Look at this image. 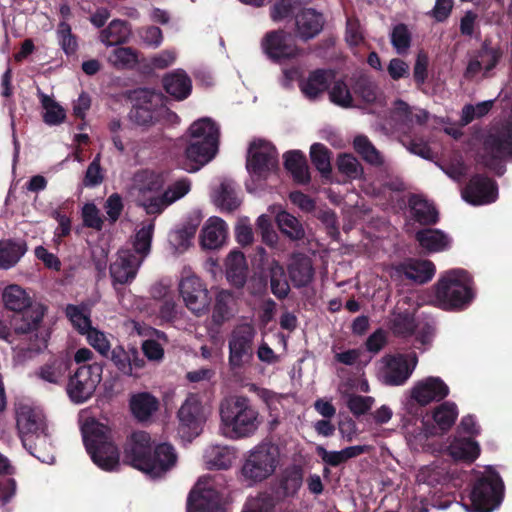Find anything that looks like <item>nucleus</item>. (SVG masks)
Wrapping results in <instances>:
<instances>
[{"mask_svg":"<svg viewBox=\"0 0 512 512\" xmlns=\"http://www.w3.org/2000/svg\"><path fill=\"white\" fill-rule=\"evenodd\" d=\"M126 459L134 468L151 478L164 475L177 462V454L172 445L162 443L151 454V437L145 431L132 434L125 450Z\"/></svg>","mask_w":512,"mask_h":512,"instance_id":"f257e3e1","label":"nucleus"},{"mask_svg":"<svg viewBox=\"0 0 512 512\" xmlns=\"http://www.w3.org/2000/svg\"><path fill=\"white\" fill-rule=\"evenodd\" d=\"M219 429L232 440L248 438L258 430L261 420L252 401L243 395H229L219 404Z\"/></svg>","mask_w":512,"mask_h":512,"instance_id":"f03ea898","label":"nucleus"},{"mask_svg":"<svg viewBox=\"0 0 512 512\" xmlns=\"http://www.w3.org/2000/svg\"><path fill=\"white\" fill-rule=\"evenodd\" d=\"M188 136L183 168L188 172H196L215 157L219 129L210 118H201L191 124Z\"/></svg>","mask_w":512,"mask_h":512,"instance_id":"7ed1b4c3","label":"nucleus"},{"mask_svg":"<svg viewBox=\"0 0 512 512\" xmlns=\"http://www.w3.org/2000/svg\"><path fill=\"white\" fill-rule=\"evenodd\" d=\"M81 430L93 462L103 470H115L119 465V452L110 429L94 418H88L83 422Z\"/></svg>","mask_w":512,"mask_h":512,"instance_id":"20e7f679","label":"nucleus"},{"mask_svg":"<svg viewBox=\"0 0 512 512\" xmlns=\"http://www.w3.org/2000/svg\"><path fill=\"white\" fill-rule=\"evenodd\" d=\"M16 417L17 428L24 447L42 462L53 463L52 455L42 454V448L49 444L47 426L42 411L29 405H19Z\"/></svg>","mask_w":512,"mask_h":512,"instance_id":"39448f33","label":"nucleus"},{"mask_svg":"<svg viewBox=\"0 0 512 512\" xmlns=\"http://www.w3.org/2000/svg\"><path fill=\"white\" fill-rule=\"evenodd\" d=\"M473 297L468 274L453 269L441 275L435 286V299L439 307L450 310L464 307Z\"/></svg>","mask_w":512,"mask_h":512,"instance_id":"423d86ee","label":"nucleus"},{"mask_svg":"<svg viewBox=\"0 0 512 512\" xmlns=\"http://www.w3.org/2000/svg\"><path fill=\"white\" fill-rule=\"evenodd\" d=\"M164 184L165 178L162 173L142 169L133 174L128 193L136 205L143 208L148 215H156Z\"/></svg>","mask_w":512,"mask_h":512,"instance_id":"0eeeda50","label":"nucleus"},{"mask_svg":"<svg viewBox=\"0 0 512 512\" xmlns=\"http://www.w3.org/2000/svg\"><path fill=\"white\" fill-rule=\"evenodd\" d=\"M280 463V450L271 443H261L247 455L242 476L249 483H257L272 476Z\"/></svg>","mask_w":512,"mask_h":512,"instance_id":"6e6552de","label":"nucleus"},{"mask_svg":"<svg viewBox=\"0 0 512 512\" xmlns=\"http://www.w3.org/2000/svg\"><path fill=\"white\" fill-rule=\"evenodd\" d=\"M503 483L494 471H488L474 485L469 499V512H491L501 502Z\"/></svg>","mask_w":512,"mask_h":512,"instance_id":"1a4fd4ad","label":"nucleus"},{"mask_svg":"<svg viewBox=\"0 0 512 512\" xmlns=\"http://www.w3.org/2000/svg\"><path fill=\"white\" fill-rule=\"evenodd\" d=\"M211 413L210 407L197 394H190L178 411L179 433L191 440L198 436Z\"/></svg>","mask_w":512,"mask_h":512,"instance_id":"9d476101","label":"nucleus"},{"mask_svg":"<svg viewBox=\"0 0 512 512\" xmlns=\"http://www.w3.org/2000/svg\"><path fill=\"white\" fill-rule=\"evenodd\" d=\"M255 328L250 324L236 326L228 338V363L231 369H240L248 365L254 355Z\"/></svg>","mask_w":512,"mask_h":512,"instance_id":"9b49d317","label":"nucleus"},{"mask_svg":"<svg viewBox=\"0 0 512 512\" xmlns=\"http://www.w3.org/2000/svg\"><path fill=\"white\" fill-rule=\"evenodd\" d=\"M247 170L252 178L264 180L278 168V153L267 141L255 140L248 150Z\"/></svg>","mask_w":512,"mask_h":512,"instance_id":"f8f14e48","label":"nucleus"},{"mask_svg":"<svg viewBox=\"0 0 512 512\" xmlns=\"http://www.w3.org/2000/svg\"><path fill=\"white\" fill-rule=\"evenodd\" d=\"M179 291L186 307L192 313L197 316L208 313L211 304L209 291L202 280L190 270L184 269Z\"/></svg>","mask_w":512,"mask_h":512,"instance_id":"ddd939ff","label":"nucleus"},{"mask_svg":"<svg viewBox=\"0 0 512 512\" xmlns=\"http://www.w3.org/2000/svg\"><path fill=\"white\" fill-rule=\"evenodd\" d=\"M417 362L414 353L386 355L379 361L378 377L386 385H402L411 376Z\"/></svg>","mask_w":512,"mask_h":512,"instance_id":"4468645a","label":"nucleus"},{"mask_svg":"<svg viewBox=\"0 0 512 512\" xmlns=\"http://www.w3.org/2000/svg\"><path fill=\"white\" fill-rule=\"evenodd\" d=\"M187 512H225L215 480L200 477L188 498Z\"/></svg>","mask_w":512,"mask_h":512,"instance_id":"2eb2a0df","label":"nucleus"},{"mask_svg":"<svg viewBox=\"0 0 512 512\" xmlns=\"http://www.w3.org/2000/svg\"><path fill=\"white\" fill-rule=\"evenodd\" d=\"M103 366L92 363L80 366L68 383V394L72 401L82 403L88 400L101 382Z\"/></svg>","mask_w":512,"mask_h":512,"instance_id":"dca6fc26","label":"nucleus"},{"mask_svg":"<svg viewBox=\"0 0 512 512\" xmlns=\"http://www.w3.org/2000/svg\"><path fill=\"white\" fill-rule=\"evenodd\" d=\"M142 263V259L137 258L130 250H119L109 266L112 285L117 289L118 285L131 284L136 278Z\"/></svg>","mask_w":512,"mask_h":512,"instance_id":"f3484780","label":"nucleus"},{"mask_svg":"<svg viewBox=\"0 0 512 512\" xmlns=\"http://www.w3.org/2000/svg\"><path fill=\"white\" fill-rule=\"evenodd\" d=\"M137 104L130 113L131 119L141 126H150L158 122L156 110L162 101V94L148 89L137 92Z\"/></svg>","mask_w":512,"mask_h":512,"instance_id":"a211bd4d","label":"nucleus"},{"mask_svg":"<svg viewBox=\"0 0 512 512\" xmlns=\"http://www.w3.org/2000/svg\"><path fill=\"white\" fill-rule=\"evenodd\" d=\"M264 52L276 61L294 58L299 54L293 38L284 32H270L262 42Z\"/></svg>","mask_w":512,"mask_h":512,"instance_id":"6ab92c4d","label":"nucleus"},{"mask_svg":"<svg viewBox=\"0 0 512 512\" xmlns=\"http://www.w3.org/2000/svg\"><path fill=\"white\" fill-rule=\"evenodd\" d=\"M449 394V387L439 377H427L414 384L411 398L424 406L433 401H441Z\"/></svg>","mask_w":512,"mask_h":512,"instance_id":"aec40b11","label":"nucleus"},{"mask_svg":"<svg viewBox=\"0 0 512 512\" xmlns=\"http://www.w3.org/2000/svg\"><path fill=\"white\" fill-rule=\"evenodd\" d=\"M462 196L465 201L473 205L488 204L496 200L497 188L491 179L476 176L470 180Z\"/></svg>","mask_w":512,"mask_h":512,"instance_id":"412c9836","label":"nucleus"},{"mask_svg":"<svg viewBox=\"0 0 512 512\" xmlns=\"http://www.w3.org/2000/svg\"><path fill=\"white\" fill-rule=\"evenodd\" d=\"M227 237V225L224 220L219 217H210L204 224L200 243L204 249H217L221 247Z\"/></svg>","mask_w":512,"mask_h":512,"instance_id":"4be33fe9","label":"nucleus"},{"mask_svg":"<svg viewBox=\"0 0 512 512\" xmlns=\"http://www.w3.org/2000/svg\"><path fill=\"white\" fill-rule=\"evenodd\" d=\"M131 35L132 30L128 22L114 19L99 32L98 39L106 47H111L129 42Z\"/></svg>","mask_w":512,"mask_h":512,"instance_id":"5701e85b","label":"nucleus"},{"mask_svg":"<svg viewBox=\"0 0 512 512\" xmlns=\"http://www.w3.org/2000/svg\"><path fill=\"white\" fill-rule=\"evenodd\" d=\"M1 300L6 310L21 313L32 304L29 293L18 284H9L1 292Z\"/></svg>","mask_w":512,"mask_h":512,"instance_id":"b1692460","label":"nucleus"},{"mask_svg":"<svg viewBox=\"0 0 512 512\" xmlns=\"http://www.w3.org/2000/svg\"><path fill=\"white\" fill-rule=\"evenodd\" d=\"M165 91L177 100L186 99L192 89V82L184 70L177 69L163 77Z\"/></svg>","mask_w":512,"mask_h":512,"instance_id":"393cba45","label":"nucleus"},{"mask_svg":"<svg viewBox=\"0 0 512 512\" xmlns=\"http://www.w3.org/2000/svg\"><path fill=\"white\" fill-rule=\"evenodd\" d=\"M27 245L24 240H1L0 241V269L8 270L14 267L25 255Z\"/></svg>","mask_w":512,"mask_h":512,"instance_id":"a878e982","label":"nucleus"},{"mask_svg":"<svg viewBox=\"0 0 512 512\" xmlns=\"http://www.w3.org/2000/svg\"><path fill=\"white\" fill-rule=\"evenodd\" d=\"M296 27L299 37L308 40L322 30L323 17L313 9L303 10L296 17Z\"/></svg>","mask_w":512,"mask_h":512,"instance_id":"bb28decb","label":"nucleus"},{"mask_svg":"<svg viewBox=\"0 0 512 512\" xmlns=\"http://www.w3.org/2000/svg\"><path fill=\"white\" fill-rule=\"evenodd\" d=\"M416 240L420 247L428 253L441 252L449 248L451 240L441 230L423 229L416 233Z\"/></svg>","mask_w":512,"mask_h":512,"instance_id":"cd10ccee","label":"nucleus"},{"mask_svg":"<svg viewBox=\"0 0 512 512\" xmlns=\"http://www.w3.org/2000/svg\"><path fill=\"white\" fill-rule=\"evenodd\" d=\"M404 275L419 284L430 281L435 274V265L429 260L410 259L401 265Z\"/></svg>","mask_w":512,"mask_h":512,"instance_id":"c85d7f7f","label":"nucleus"},{"mask_svg":"<svg viewBox=\"0 0 512 512\" xmlns=\"http://www.w3.org/2000/svg\"><path fill=\"white\" fill-rule=\"evenodd\" d=\"M204 459L209 469H228L236 459V452L228 446L212 445L205 450Z\"/></svg>","mask_w":512,"mask_h":512,"instance_id":"c756f323","label":"nucleus"},{"mask_svg":"<svg viewBox=\"0 0 512 512\" xmlns=\"http://www.w3.org/2000/svg\"><path fill=\"white\" fill-rule=\"evenodd\" d=\"M191 190V181L187 178L179 179L170 184L165 190L161 192L159 198V207L157 208L156 215H160L164 210L187 195Z\"/></svg>","mask_w":512,"mask_h":512,"instance_id":"7c9ffc66","label":"nucleus"},{"mask_svg":"<svg viewBox=\"0 0 512 512\" xmlns=\"http://www.w3.org/2000/svg\"><path fill=\"white\" fill-rule=\"evenodd\" d=\"M225 266L228 281L234 286H243L247 269L244 254L240 251H231L226 258Z\"/></svg>","mask_w":512,"mask_h":512,"instance_id":"2f4dec72","label":"nucleus"},{"mask_svg":"<svg viewBox=\"0 0 512 512\" xmlns=\"http://www.w3.org/2000/svg\"><path fill=\"white\" fill-rule=\"evenodd\" d=\"M212 199L217 207L225 211H233L240 205V199L232 181L225 180L221 182L218 188L214 190Z\"/></svg>","mask_w":512,"mask_h":512,"instance_id":"473e14b6","label":"nucleus"},{"mask_svg":"<svg viewBox=\"0 0 512 512\" xmlns=\"http://www.w3.org/2000/svg\"><path fill=\"white\" fill-rule=\"evenodd\" d=\"M412 216L423 225L434 224L438 220L435 208L421 196H412L409 200Z\"/></svg>","mask_w":512,"mask_h":512,"instance_id":"72a5a7b5","label":"nucleus"},{"mask_svg":"<svg viewBox=\"0 0 512 512\" xmlns=\"http://www.w3.org/2000/svg\"><path fill=\"white\" fill-rule=\"evenodd\" d=\"M154 227L153 221L142 222L133 240L134 254L137 258H141L143 262L150 253Z\"/></svg>","mask_w":512,"mask_h":512,"instance_id":"f704fd0d","label":"nucleus"},{"mask_svg":"<svg viewBox=\"0 0 512 512\" xmlns=\"http://www.w3.org/2000/svg\"><path fill=\"white\" fill-rule=\"evenodd\" d=\"M280 231L291 240L304 238L305 231L299 220L285 210H279L275 216Z\"/></svg>","mask_w":512,"mask_h":512,"instance_id":"c9c22d12","label":"nucleus"},{"mask_svg":"<svg viewBox=\"0 0 512 512\" xmlns=\"http://www.w3.org/2000/svg\"><path fill=\"white\" fill-rule=\"evenodd\" d=\"M130 406L134 416L144 421L157 410L158 401L149 393H140L131 398Z\"/></svg>","mask_w":512,"mask_h":512,"instance_id":"e433bc0d","label":"nucleus"},{"mask_svg":"<svg viewBox=\"0 0 512 512\" xmlns=\"http://www.w3.org/2000/svg\"><path fill=\"white\" fill-rule=\"evenodd\" d=\"M448 451L449 455L455 460L472 462L478 457L480 448L477 442L470 439H455L449 446Z\"/></svg>","mask_w":512,"mask_h":512,"instance_id":"4c0bfd02","label":"nucleus"},{"mask_svg":"<svg viewBox=\"0 0 512 512\" xmlns=\"http://www.w3.org/2000/svg\"><path fill=\"white\" fill-rule=\"evenodd\" d=\"M330 78L327 71H315L302 83L301 90L307 98L314 100L327 89Z\"/></svg>","mask_w":512,"mask_h":512,"instance_id":"58836bf2","label":"nucleus"},{"mask_svg":"<svg viewBox=\"0 0 512 512\" xmlns=\"http://www.w3.org/2000/svg\"><path fill=\"white\" fill-rule=\"evenodd\" d=\"M47 347V337L45 334H35V339L28 345H18L14 348L13 360L17 364H23L34 358Z\"/></svg>","mask_w":512,"mask_h":512,"instance_id":"ea45409f","label":"nucleus"},{"mask_svg":"<svg viewBox=\"0 0 512 512\" xmlns=\"http://www.w3.org/2000/svg\"><path fill=\"white\" fill-rule=\"evenodd\" d=\"M394 114L397 119L409 126L422 125L428 118V113L419 108H411L407 103L398 100L394 103Z\"/></svg>","mask_w":512,"mask_h":512,"instance_id":"a19ab883","label":"nucleus"},{"mask_svg":"<svg viewBox=\"0 0 512 512\" xmlns=\"http://www.w3.org/2000/svg\"><path fill=\"white\" fill-rule=\"evenodd\" d=\"M394 114L397 119L409 126L422 125L428 118V113L419 108H411L407 103L398 100L394 103Z\"/></svg>","mask_w":512,"mask_h":512,"instance_id":"79ce46f5","label":"nucleus"},{"mask_svg":"<svg viewBox=\"0 0 512 512\" xmlns=\"http://www.w3.org/2000/svg\"><path fill=\"white\" fill-rule=\"evenodd\" d=\"M38 97L44 110V122L50 126L61 124L66 117L64 108L53 98L41 91H38Z\"/></svg>","mask_w":512,"mask_h":512,"instance_id":"37998d69","label":"nucleus"},{"mask_svg":"<svg viewBox=\"0 0 512 512\" xmlns=\"http://www.w3.org/2000/svg\"><path fill=\"white\" fill-rule=\"evenodd\" d=\"M65 312L73 327L80 334L84 335L92 328L91 311L87 305H68Z\"/></svg>","mask_w":512,"mask_h":512,"instance_id":"c03bdc74","label":"nucleus"},{"mask_svg":"<svg viewBox=\"0 0 512 512\" xmlns=\"http://www.w3.org/2000/svg\"><path fill=\"white\" fill-rule=\"evenodd\" d=\"M285 167L291 172L294 179L299 183L309 181V172L306 159L299 151H291L285 154Z\"/></svg>","mask_w":512,"mask_h":512,"instance_id":"a18cd8bd","label":"nucleus"},{"mask_svg":"<svg viewBox=\"0 0 512 512\" xmlns=\"http://www.w3.org/2000/svg\"><path fill=\"white\" fill-rule=\"evenodd\" d=\"M107 61L116 69H130L137 65L138 55L131 47L119 46L110 52Z\"/></svg>","mask_w":512,"mask_h":512,"instance_id":"49530a36","label":"nucleus"},{"mask_svg":"<svg viewBox=\"0 0 512 512\" xmlns=\"http://www.w3.org/2000/svg\"><path fill=\"white\" fill-rule=\"evenodd\" d=\"M289 273L292 281L298 287L307 285L313 277V268L308 257H297L290 265Z\"/></svg>","mask_w":512,"mask_h":512,"instance_id":"de8ad7c7","label":"nucleus"},{"mask_svg":"<svg viewBox=\"0 0 512 512\" xmlns=\"http://www.w3.org/2000/svg\"><path fill=\"white\" fill-rule=\"evenodd\" d=\"M233 304V294L228 290H220L215 297V304L213 309L214 322L221 324L228 320L232 315Z\"/></svg>","mask_w":512,"mask_h":512,"instance_id":"09e8293b","label":"nucleus"},{"mask_svg":"<svg viewBox=\"0 0 512 512\" xmlns=\"http://www.w3.org/2000/svg\"><path fill=\"white\" fill-rule=\"evenodd\" d=\"M198 223H186L180 229L170 234V244L176 252L185 251L191 244L197 231Z\"/></svg>","mask_w":512,"mask_h":512,"instance_id":"8fccbe9b","label":"nucleus"},{"mask_svg":"<svg viewBox=\"0 0 512 512\" xmlns=\"http://www.w3.org/2000/svg\"><path fill=\"white\" fill-rule=\"evenodd\" d=\"M67 368V364L63 360L54 359L40 367L37 375L48 383L59 384L63 381Z\"/></svg>","mask_w":512,"mask_h":512,"instance_id":"3c124183","label":"nucleus"},{"mask_svg":"<svg viewBox=\"0 0 512 512\" xmlns=\"http://www.w3.org/2000/svg\"><path fill=\"white\" fill-rule=\"evenodd\" d=\"M354 148L362 158L371 165L380 166L384 164V159L380 152L365 136H358L354 139Z\"/></svg>","mask_w":512,"mask_h":512,"instance_id":"603ef678","label":"nucleus"},{"mask_svg":"<svg viewBox=\"0 0 512 512\" xmlns=\"http://www.w3.org/2000/svg\"><path fill=\"white\" fill-rule=\"evenodd\" d=\"M135 349L125 350L122 346H116L110 350V359L117 369L124 375H132V360Z\"/></svg>","mask_w":512,"mask_h":512,"instance_id":"864d4df0","label":"nucleus"},{"mask_svg":"<svg viewBox=\"0 0 512 512\" xmlns=\"http://www.w3.org/2000/svg\"><path fill=\"white\" fill-rule=\"evenodd\" d=\"M458 416V410L455 403L444 402L438 406L433 414L434 421L442 430L449 429Z\"/></svg>","mask_w":512,"mask_h":512,"instance_id":"5fc2aeb1","label":"nucleus"},{"mask_svg":"<svg viewBox=\"0 0 512 512\" xmlns=\"http://www.w3.org/2000/svg\"><path fill=\"white\" fill-rule=\"evenodd\" d=\"M271 290L278 298L288 295L289 284L286 279L284 268L278 263H273L270 268Z\"/></svg>","mask_w":512,"mask_h":512,"instance_id":"6e6d98bb","label":"nucleus"},{"mask_svg":"<svg viewBox=\"0 0 512 512\" xmlns=\"http://www.w3.org/2000/svg\"><path fill=\"white\" fill-rule=\"evenodd\" d=\"M393 48L400 55L407 53L411 45V33L404 24H397L390 33Z\"/></svg>","mask_w":512,"mask_h":512,"instance_id":"4d7b16f0","label":"nucleus"},{"mask_svg":"<svg viewBox=\"0 0 512 512\" xmlns=\"http://www.w3.org/2000/svg\"><path fill=\"white\" fill-rule=\"evenodd\" d=\"M329 97L334 104L348 108L353 106V96L348 85L342 80H336L330 90Z\"/></svg>","mask_w":512,"mask_h":512,"instance_id":"13d9d810","label":"nucleus"},{"mask_svg":"<svg viewBox=\"0 0 512 512\" xmlns=\"http://www.w3.org/2000/svg\"><path fill=\"white\" fill-rule=\"evenodd\" d=\"M57 38L59 45L67 55H72L77 51L78 43L76 36L72 33L71 26L61 21L57 27Z\"/></svg>","mask_w":512,"mask_h":512,"instance_id":"bf43d9fd","label":"nucleus"},{"mask_svg":"<svg viewBox=\"0 0 512 512\" xmlns=\"http://www.w3.org/2000/svg\"><path fill=\"white\" fill-rule=\"evenodd\" d=\"M472 54L486 68L492 70L498 63L501 52L498 48L492 47L485 41L479 49L472 51Z\"/></svg>","mask_w":512,"mask_h":512,"instance_id":"052dcab7","label":"nucleus"},{"mask_svg":"<svg viewBox=\"0 0 512 512\" xmlns=\"http://www.w3.org/2000/svg\"><path fill=\"white\" fill-rule=\"evenodd\" d=\"M84 335L86 336L89 345L92 346L101 356L109 357L111 343L104 332L92 327Z\"/></svg>","mask_w":512,"mask_h":512,"instance_id":"680f3d73","label":"nucleus"},{"mask_svg":"<svg viewBox=\"0 0 512 512\" xmlns=\"http://www.w3.org/2000/svg\"><path fill=\"white\" fill-rule=\"evenodd\" d=\"M390 324L394 333L403 336L411 334L415 328L414 317L408 312H394Z\"/></svg>","mask_w":512,"mask_h":512,"instance_id":"e2e57ef3","label":"nucleus"},{"mask_svg":"<svg viewBox=\"0 0 512 512\" xmlns=\"http://www.w3.org/2000/svg\"><path fill=\"white\" fill-rule=\"evenodd\" d=\"M344 397L347 407L351 413L356 416H360L368 412L375 402V399L371 396H361L347 393L344 395Z\"/></svg>","mask_w":512,"mask_h":512,"instance_id":"0e129e2a","label":"nucleus"},{"mask_svg":"<svg viewBox=\"0 0 512 512\" xmlns=\"http://www.w3.org/2000/svg\"><path fill=\"white\" fill-rule=\"evenodd\" d=\"M310 156L313 164L323 174L331 171L330 153L328 149L320 144L315 143L311 146Z\"/></svg>","mask_w":512,"mask_h":512,"instance_id":"69168bd1","label":"nucleus"},{"mask_svg":"<svg viewBox=\"0 0 512 512\" xmlns=\"http://www.w3.org/2000/svg\"><path fill=\"white\" fill-rule=\"evenodd\" d=\"M43 310L36 309L29 314H24L21 318V324H16L14 332L16 334H28L38 329L43 319Z\"/></svg>","mask_w":512,"mask_h":512,"instance_id":"338daca9","label":"nucleus"},{"mask_svg":"<svg viewBox=\"0 0 512 512\" xmlns=\"http://www.w3.org/2000/svg\"><path fill=\"white\" fill-rule=\"evenodd\" d=\"M445 478L444 469L434 465L422 467L417 473V482L434 486Z\"/></svg>","mask_w":512,"mask_h":512,"instance_id":"774afa93","label":"nucleus"}]
</instances>
